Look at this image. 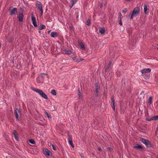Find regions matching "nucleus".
<instances>
[{"label": "nucleus", "instance_id": "nucleus-3", "mask_svg": "<svg viewBox=\"0 0 158 158\" xmlns=\"http://www.w3.org/2000/svg\"><path fill=\"white\" fill-rule=\"evenodd\" d=\"M140 141L147 147H150L151 146V143L149 141L142 138L140 139Z\"/></svg>", "mask_w": 158, "mask_h": 158}, {"label": "nucleus", "instance_id": "nucleus-43", "mask_svg": "<svg viewBox=\"0 0 158 158\" xmlns=\"http://www.w3.org/2000/svg\"><path fill=\"white\" fill-rule=\"evenodd\" d=\"M47 114V115H48V118H50V116H49L48 115V114Z\"/></svg>", "mask_w": 158, "mask_h": 158}, {"label": "nucleus", "instance_id": "nucleus-25", "mask_svg": "<svg viewBox=\"0 0 158 158\" xmlns=\"http://www.w3.org/2000/svg\"><path fill=\"white\" fill-rule=\"evenodd\" d=\"M46 28V27L45 25H42L40 27L39 29L40 30L45 29Z\"/></svg>", "mask_w": 158, "mask_h": 158}, {"label": "nucleus", "instance_id": "nucleus-26", "mask_svg": "<svg viewBox=\"0 0 158 158\" xmlns=\"http://www.w3.org/2000/svg\"><path fill=\"white\" fill-rule=\"evenodd\" d=\"M112 103H113V106L112 107L113 108V110H115L114 101L113 98H112Z\"/></svg>", "mask_w": 158, "mask_h": 158}, {"label": "nucleus", "instance_id": "nucleus-7", "mask_svg": "<svg viewBox=\"0 0 158 158\" xmlns=\"http://www.w3.org/2000/svg\"><path fill=\"white\" fill-rule=\"evenodd\" d=\"M21 112L20 111L17 109H16L15 110V115L17 120H19V116L20 115Z\"/></svg>", "mask_w": 158, "mask_h": 158}, {"label": "nucleus", "instance_id": "nucleus-31", "mask_svg": "<svg viewBox=\"0 0 158 158\" xmlns=\"http://www.w3.org/2000/svg\"><path fill=\"white\" fill-rule=\"evenodd\" d=\"M120 19L119 20V23L121 25H122L123 23L121 21V19L120 17H119Z\"/></svg>", "mask_w": 158, "mask_h": 158}, {"label": "nucleus", "instance_id": "nucleus-18", "mask_svg": "<svg viewBox=\"0 0 158 158\" xmlns=\"http://www.w3.org/2000/svg\"><path fill=\"white\" fill-rule=\"evenodd\" d=\"M134 148L138 149L139 150H141L142 148V146L139 144H136L134 147Z\"/></svg>", "mask_w": 158, "mask_h": 158}, {"label": "nucleus", "instance_id": "nucleus-2", "mask_svg": "<svg viewBox=\"0 0 158 158\" xmlns=\"http://www.w3.org/2000/svg\"><path fill=\"white\" fill-rule=\"evenodd\" d=\"M139 12V8L138 7L135 8L132 13L131 17V19H132L134 17L138 15Z\"/></svg>", "mask_w": 158, "mask_h": 158}, {"label": "nucleus", "instance_id": "nucleus-47", "mask_svg": "<svg viewBox=\"0 0 158 158\" xmlns=\"http://www.w3.org/2000/svg\"><path fill=\"white\" fill-rule=\"evenodd\" d=\"M116 73H117V75H118V72H117Z\"/></svg>", "mask_w": 158, "mask_h": 158}, {"label": "nucleus", "instance_id": "nucleus-19", "mask_svg": "<svg viewBox=\"0 0 158 158\" xmlns=\"http://www.w3.org/2000/svg\"><path fill=\"white\" fill-rule=\"evenodd\" d=\"M64 52L66 54L69 55L71 53V51L69 50H64Z\"/></svg>", "mask_w": 158, "mask_h": 158}, {"label": "nucleus", "instance_id": "nucleus-37", "mask_svg": "<svg viewBox=\"0 0 158 158\" xmlns=\"http://www.w3.org/2000/svg\"><path fill=\"white\" fill-rule=\"evenodd\" d=\"M53 149L54 150H56V148L53 145H52Z\"/></svg>", "mask_w": 158, "mask_h": 158}, {"label": "nucleus", "instance_id": "nucleus-35", "mask_svg": "<svg viewBox=\"0 0 158 158\" xmlns=\"http://www.w3.org/2000/svg\"><path fill=\"white\" fill-rule=\"evenodd\" d=\"M111 64V62L109 61V64H108V66H107L108 67L107 69H108L109 68V67H110Z\"/></svg>", "mask_w": 158, "mask_h": 158}, {"label": "nucleus", "instance_id": "nucleus-46", "mask_svg": "<svg viewBox=\"0 0 158 158\" xmlns=\"http://www.w3.org/2000/svg\"><path fill=\"white\" fill-rule=\"evenodd\" d=\"M128 1H130L131 0H127Z\"/></svg>", "mask_w": 158, "mask_h": 158}, {"label": "nucleus", "instance_id": "nucleus-15", "mask_svg": "<svg viewBox=\"0 0 158 158\" xmlns=\"http://www.w3.org/2000/svg\"><path fill=\"white\" fill-rule=\"evenodd\" d=\"M144 12L145 14H147V10H148V6L147 5L144 4Z\"/></svg>", "mask_w": 158, "mask_h": 158}, {"label": "nucleus", "instance_id": "nucleus-22", "mask_svg": "<svg viewBox=\"0 0 158 158\" xmlns=\"http://www.w3.org/2000/svg\"><path fill=\"white\" fill-rule=\"evenodd\" d=\"M51 93L53 95H56V93L55 90L54 89H52L51 91Z\"/></svg>", "mask_w": 158, "mask_h": 158}, {"label": "nucleus", "instance_id": "nucleus-20", "mask_svg": "<svg viewBox=\"0 0 158 158\" xmlns=\"http://www.w3.org/2000/svg\"><path fill=\"white\" fill-rule=\"evenodd\" d=\"M78 97L79 98H82V95L81 92V90H78Z\"/></svg>", "mask_w": 158, "mask_h": 158}, {"label": "nucleus", "instance_id": "nucleus-21", "mask_svg": "<svg viewBox=\"0 0 158 158\" xmlns=\"http://www.w3.org/2000/svg\"><path fill=\"white\" fill-rule=\"evenodd\" d=\"M77 0H71V3H72V6H70V7L71 8L73 5L76 3Z\"/></svg>", "mask_w": 158, "mask_h": 158}, {"label": "nucleus", "instance_id": "nucleus-44", "mask_svg": "<svg viewBox=\"0 0 158 158\" xmlns=\"http://www.w3.org/2000/svg\"><path fill=\"white\" fill-rule=\"evenodd\" d=\"M119 16H120L121 15V13H119Z\"/></svg>", "mask_w": 158, "mask_h": 158}, {"label": "nucleus", "instance_id": "nucleus-11", "mask_svg": "<svg viewBox=\"0 0 158 158\" xmlns=\"http://www.w3.org/2000/svg\"><path fill=\"white\" fill-rule=\"evenodd\" d=\"M18 18L19 21L22 22L23 21V15L22 13H19L18 16Z\"/></svg>", "mask_w": 158, "mask_h": 158}, {"label": "nucleus", "instance_id": "nucleus-33", "mask_svg": "<svg viewBox=\"0 0 158 158\" xmlns=\"http://www.w3.org/2000/svg\"><path fill=\"white\" fill-rule=\"evenodd\" d=\"M108 150L109 151L112 152L113 151V149L110 147H109L108 148Z\"/></svg>", "mask_w": 158, "mask_h": 158}, {"label": "nucleus", "instance_id": "nucleus-16", "mask_svg": "<svg viewBox=\"0 0 158 158\" xmlns=\"http://www.w3.org/2000/svg\"><path fill=\"white\" fill-rule=\"evenodd\" d=\"M99 32L101 34H104L105 32V29L104 27L100 28L99 30Z\"/></svg>", "mask_w": 158, "mask_h": 158}, {"label": "nucleus", "instance_id": "nucleus-29", "mask_svg": "<svg viewBox=\"0 0 158 158\" xmlns=\"http://www.w3.org/2000/svg\"><path fill=\"white\" fill-rule=\"evenodd\" d=\"M158 120V115L153 116V120L156 121Z\"/></svg>", "mask_w": 158, "mask_h": 158}, {"label": "nucleus", "instance_id": "nucleus-32", "mask_svg": "<svg viewBox=\"0 0 158 158\" xmlns=\"http://www.w3.org/2000/svg\"><path fill=\"white\" fill-rule=\"evenodd\" d=\"M83 59H78L77 60V62H80L81 61H82V60H83Z\"/></svg>", "mask_w": 158, "mask_h": 158}, {"label": "nucleus", "instance_id": "nucleus-8", "mask_svg": "<svg viewBox=\"0 0 158 158\" xmlns=\"http://www.w3.org/2000/svg\"><path fill=\"white\" fill-rule=\"evenodd\" d=\"M17 13V9L16 8H14L10 10V14L13 15Z\"/></svg>", "mask_w": 158, "mask_h": 158}, {"label": "nucleus", "instance_id": "nucleus-13", "mask_svg": "<svg viewBox=\"0 0 158 158\" xmlns=\"http://www.w3.org/2000/svg\"><path fill=\"white\" fill-rule=\"evenodd\" d=\"M43 152L45 155L47 156H49L50 152L47 149L44 148L43 149Z\"/></svg>", "mask_w": 158, "mask_h": 158}, {"label": "nucleus", "instance_id": "nucleus-14", "mask_svg": "<svg viewBox=\"0 0 158 158\" xmlns=\"http://www.w3.org/2000/svg\"><path fill=\"white\" fill-rule=\"evenodd\" d=\"M78 44L81 46V47L83 49H85V46L82 42L80 41H78Z\"/></svg>", "mask_w": 158, "mask_h": 158}, {"label": "nucleus", "instance_id": "nucleus-17", "mask_svg": "<svg viewBox=\"0 0 158 158\" xmlns=\"http://www.w3.org/2000/svg\"><path fill=\"white\" fill-rule=\"evenodd\" d=\"M13 134L14 135L15 139L17 141H19V139L17 136V134L16 132L15 131L13 132Z\"/></svg>", "mask_w": 158, "mask_h": 158}, {"label": "nucleus", "instance_id": "nucleus-4", "mask_svg": "<svg viewBox=\"0 0 158 158\" xmlns=\"http://www.w3.org/2000/svg\"><path fill=\"white\" fill-rule=\"evenodd\" d=\"M36 5L38 9L40 10L41 15H42L43 13V10L41 3L40 1H37L36 2Z\"/></svg>", "mask_w": 158, "mask_h": 158}, {"label": "nucleus", "instance_id": "nucleus-45", "mask_svg": "<svg viewBox=\"0 0 158 158\" xmlns=\"http://www.w3.org/2000/svg\"><path fill=\"white\" fill-rule=\"evenodd\" d=\"M156 48L158 49V45L157 46V47Z\"/></svg>", "mask_w": 158, "mask_h": 158}, {"label": "nucleus", "instance_id": "nucleus-9", "mask_svg": "<svg viewBox=\"0 0 158 158\" xmlns=\"http://www.w3.org/2000/svg\"><path fill=\"white\" fill-rule=\"evenodd\" d=\"M151 71V69L150 68H148L142 69L141 72L142 74H145L147 73H149Z\"/></svg>", "mask_w": 158, "mask_h": 158}, {"label": "nucleus", "instance_id": "nucleus-36", "mask_svg": "<svg viewBox=\"0 0 158 158\" xmlns=\"http://www.w3.org/2000/svg\"><path fill=\"white\" fill-rule=\"evenodd\" d=\"M127 12V9L126 8H125L123 10V12L124 13H126Z\"/></svg>", "mask_w": 158, "mask_h": 158}, {"label": "nucleus", "instance_id": "nucleus-23", "mask_svg": "<svg viewBox=\"0 0 158 158\" xmlns=\"http://www.w3.org/2000/svg\"><path fill=\"white\" fill-rule=\"evenodd\" d=\"M152 97H149L148 100V103L149 104H151L152 103Z\"/></svg>", "mask_w": 158, "mask_h": 158}, {"label": "nucleus", "instance_id": "nucleus-5", "mask_svg": "<svg viewBox=\"0 0 158 158\" xmlns=\"http://www.w3.org/2000/svg\"><path fill=\"white\" fill-rule=\"evenodd\" d=\"M44 75H46L47 74L45 73H42L37 77V80L39 82L43 81L44 79Z\"/></svg>", "mask_w": 158, "mask_h": 158}, {"label": "nucleus", "instance_id": "nucleus-30", "mask_svg": "<svg viewBox=\"0 0 158 158\" xmlns=\"http://www.w3.org/2000/svg\"><path fill=\"white\" fill-rule=\"evenodd\" d=\"M72 59L73 60L76 62H77V60L78 59L77 58L76 56H75L72 57Z\"/></svg>", "mask_w": 158, "mask_h": 158}, {"label": "nucleus", "instance_id": "nucleus-12", "mask_svg": "<svg viewBox=\"0 0 158 158\" xmlns=\"http://www.w3.org/2000/svg\"><path fill=\"white\" fill-rule=\"evenodd\" d=\"M69 144L71 145L72 147L74 148V145L73 144V143L72 141V136L71 135H69Z\"/></svg>", "mask_w": 158, "mask_h": 158}, {"label": "nucleus", "instance_id": "nucleus-39", "mask_svg": "<svg viewBox=\"0 0 158 158\" xmlns=\"http://www.w3.org/2000/svg\"><path fill=\"white\" fill-rule=\"evenodd\" d=\"M98 86H97L96 88V91L97 92V93H98Z\"/></svg>", "mask_w": 158, "mask_h": 158}, {"label": "nucleus", "instance_id": "nucleus-27", "mask_svg": "<svg viewBox=\"0 0 158 158\" xmlns=\"http://www.w3.org/2000/svg\"><path fill=\"white\" fill-rule=\"evenodd\" d=\"M90 24H91V22H90V19H88L87 21L86 22V24L87 25H89Z\"/></svg>", "mask_w": 158, "mask_h": 158}, {"label": "nucleus", "instance_id": "nucleus-40", "mask_svg": "<svg viewBox=\"0 0 158 158\" xmlns=\"http://www.w3.org/2000/svg\"><path fill=\"white\" fill-rule=\"evenodd\" d=\"M98 149L99 150V151H101L102 149H101V147H99L98 148Z\"/></svg>", "mask_w": 158, "mask_h": 158}, {"label": "nucleus", "instance_id": "nucleus-6", "mask_svg": "<svg viewBox=\"0 0 158 158\" xmlns=\"http://www.w3.org/2000/svg\"><path fill=\"white\" fill-rule=\"evenodd\" d=\"M31 19L32 23L35 27L37 26V24L36 22L35 18L34 17L33 15H32L31 16Z\"/></svg>", "mask_w": 158, "mask_h": 158}, {"label": "nucleus", "instance_id": "nucleus-34", "mask_svg": "<svg viewBox=\"0 0 158 158\" xmlns=\"http://www.w3.org/2000/svg\"><path fill=\"white\" fill-rule=\"evenodd\" d=\"M80 154L81 158H84V155L82 153H81Z\"/></svg>", "mask_w": 158, "mask_h": 158}, {"label": "nucleus", "instance_id": "nucleus-42", "mask_svg": "<svg viewBox=\"0 0 158 158\" xmlns=\"http://www.w3.org/2000/svg\"><path fill=\"white\" fill-rule=\"evenodd\" d=\"M51 31L50 30H49L48 31V34H49L50 33V32Z\"/></svg>", "mask_w": 158, "mask_h": 158}, {"label": "nucleus", "instance_id": "nucleus-10", "mask_svg": "<svg viewBox=\"0 0 158 158\" xmlns=\"http://www.w3.org/2000/svg\"><path fill=\"white\" fill-rule=\"evenodd\" d=\"M58 33L55 31H53L51 33L50 36L52 38L56 37L58 36Z\"/></svg>", "mask_w": 158, "mask_h": 158}, {"label": "nucleus", "instance_id": "nucleus-1", "mask_svg": "<svg viewBox=\"0 0 158 158\" xmlns=\"http://www.w3.org/2000/svg\"><path fill=\"white\" fill-rule=\"evenodd\" d=\"M31 89L34 91L38 93L42 97L44 98L45 99L48 98L47 95L41 90L38 89H34L33 88H31Z\"/></svg>", "mask_w": 158, "mask_h": 158}, {"label": "nucleus", "instance_id": "nucleus-38", "mask_svg": "<svg viewBox=\"0 0 158 158\" xmlns=\"http://www.w3.org/2000/svg\"><path fill=\"white\" fill-rule=\"evenodd\" d=\"M52 145H53V144H52L51 143H48V145L49 146H52Z\"/></svg>", "mask_w": 158, "mask_h": 158}, {"label": "nucleus", "instance_id": "nucleus-28", "mask_svg": "<svg viewBox=\"0 0 158 158\" xmlns=\"http://www.w3.org/2000/svg\"><path fill=\"white\" fill-rule=\"evenodd\" d=\"M29 142L32 144H35V141L32 139H30L29 140Z\"/></svg>", "mask_w": 158, "mask_h": 158}, {"label": "nucleus", "instance_id": "nucleus-24", "mask_svg": "<svg viewBox=\"0 0 158 158\" xmlns=\"http://www.w3.org/2000/svg\"><path fill=\"white\" fill-rule=\"evenodd\" d=\"M146 120L147 121H151L152 120H153V116L151 117L150 118H146Z\"/></svg>", "mask_w": 158, "mask_h": 158}, {"label": "nucleus", "instance_id": "nucleus-41", "mask_svg": "<svg viewBox=\"0 0 158 158\" xmlns=\"http://www.w3.org/2000/svg\"><path fill=\"white\" fill-rule=\"evenodd\" d=\"M102 6H103L102 4H101L100 5V7H102Z\"/></svg>", "mask_w": 158, "mask_h": 158}]
</instances>
